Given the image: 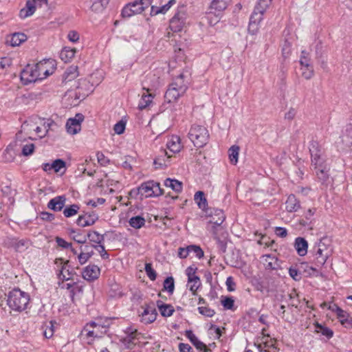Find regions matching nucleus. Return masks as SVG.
<instances>
[{"label": "nucleus", "mask_w": 352, "mask_h": 352, "mask_svg": "<svg viewBox=\"0 0 352 352\" xmlns=\"http://www.w3.org/2000/svg\"><path fill=\"white\" fill-rule=\"evenodd\" d=\"M40 217L42 220L46 221H52L55 219V216L54 214L50 213L48 212H42L40 214Z\"/></svg>", "instance_id": "58"}, {"label": "nucleus", "mask_w": 352, "mask_h": 352, "mask_svg": "<svg viewBox=\"0 0 352 352\" xmlns=\"http://www.w3.org/2000/svg\"><path fill=\"white\" fill-rule=\"evenodd\" d=\"M110 0H93L91 9L95 12H102L106 9Z\"/></svg>", "instance_id": "32"}, {"label": "nucleus", "mask_w": 352, "mask_h": 352, "mask_svg": "<svg viewBox=\"0 0 352 352\" xmlns=\"http://www.w3.org/2000/svg\"><path fill=\"white\" fill-rule=\"evenodd\" d=\"M164 289L169 294H173L175 289L174 278L172 276L168 277L164 281Z\"/></svg>", "instance_id": "44"}, {"label": "nucleus", "mask_w": 352, "mask_h": 352, "mask_svg": "<svg viewBox=\"0 0 352 352\" xmlns=\"http://www.w3.org/2000/svg\"><path fill=\"white\" fill-rule=\"evenodd\" d=\"M161 78L155 73H150L146 76L145 83L149 84L152 88H156L161 84Z\"/></svg>", "instance_id": "33"}, {"label": "nucleus", "mask_w": 352, "mask_h": 352, "mask_svg": "<svg viewBox=\"0 0 352 352\" xmlns=\"http://www.w3.org/2000/svg\"><path fill=\"white\" fill-rule=\"evenodd\" d=\"M272 0H259L255 8H256L257 10H260L262 11L263 12H265V10L270 6Z\"/></svg>", "instance_id": "48"}, {"label": "nucleus", "mask_w": 352, "mask_h": 352, "mask_svg": "<svg viewBox=\"0 0 352 352\" xmlns=\"http://www.w3.org/2000/svg\"><path fill=\"white\" fill-rule=\"evenodd\" d=\"M126 124L123 121H120L114 125L113 130L116 133L120 135L124 133Z\"/></svg>", "instance_id": "55"}, {"label": "nucleus", "mask_w": 352, "mask_h": 352, "mask_svg": "<svg viewBox=\"0 0 352 352\" xmlns=\"http://www.w3.org/2000/svg\"><path fill=\"white\" fill-rule=\"evenodd\" d=\"M138 194L145 197L160 196L163 194V190L157 182L148 181L142 184L138 188Z\"/></svg>", "instance_id": "8"}, {"label": "nucleus", "mask_w": 352, "mask_h": 352, "mask_svg": "<svg viewBox=\"0 0 352 352\" xmlns=\"http://www.w3.org/2000/svg\"><path fill=\"white\" fill-rule=\"evenodd\" d=\"M329 309L336 311L337 316L342 325L347 328L352 327V320L346 311L342 310L336 305H333V306L330 305Z\"/></svg>", "instance_id": "13"}, {"label": "nucleus", "mask_w": 352, "mask_h": 352, "mask_svg": "<svg viewBox=\"0 0 352 352\" xmlns=\"http://www.w3.org/2000/svg\"><path fill=\"white\" fill-rule=\"evenodd\" d=\"M330 245V240L327 237H324L314 248L317 262L321 265H324L333 253V250Z\"/></svg>", "instance_id": "5"}, {"label": "nucleus", "mask_w": 352, "mask_h": 352, "mask_svg": "<svg viewBox=\"0 0 352 352\" xmlns=\"http://www.w3.org/2000/svg\"><path fill=\"white\" fill-rule=\"evenodd\" d=\"M225 220V215L222 210L214 209V214L211 215L210 223L216 226H220Z\"/></svg>", "instance_id": "31"}, {"label": "nucleus", "mask_w": 352, "mask_h": 352, "mask_svg": "<svg viewBox=\"0 0 352 352\" xmlns=\"http://www.w3.org/2000/svg\"><path fill=\"white\" fill-rule=\"evenodd\" d=\"M34 127H35V122L31 120L24 122L21 126L22 130L29 135H33Z\"/></svg>", "instance_id": "47"}, {"label": "nucleus", "mask_w": 352, "mask_h": 352, "mask_svg": "<svg viewBox=\"0 0 352 352\" xmlns=\"http://www.w3.org/2000/svg\"><path fill=\"white\" fill-rule=\"evenodd\" d=\"M153 96L151 94H144L140 99L138 107L140 109H143L146 108L152 102Z\"/></svg>", "instance_id": "42"}, {"label": "nucleus", "mask_w": 352, "mask_h": 352, "mask_svg": "<svg viewBox=\"0 0 352 352\" xmlns=\"http://www.w3.org/2000/svg\"><path fill=\"white\" fill-rule=\"evenodd\" d=\"M230 0H213L211 3V8L217 11L224 10Z\"/></svg>", "instance_id": "36"}, {"label": "nucleus", "mask_w": 352, "mask_h": 352, "mask_svg": "<svg viewBox=\"0 0 352 352\" xmlns=\"http://www.w3.org/2000/svg\"><path fill=\"white\" fill-rule=\"evenodd\" d=\"M65 202V196H56L50 200V201L47 204V208L55 212H58L62 210V209L64 208Z\"/></svg>", "instance_id": "17"}, {"label": "nucleus", "mask_w": 352, "mask_h": 352, "mask_svg": "<svg viewBox=\"0 0 352 352\" xmlns=\"http://www.w3.org/2000/svg\"><path fill=\"white\" fill-rule=\"evenodd\" d=\"M342 141L346 148L352 150V129L347 131V133L342 136Z\"/></svg>", "instance_id": "45"}, {"label": "nucleus", "mask_w": 352, "mask_h": 352, "mask_svg": "<svg viewBox=\"0 0 352 352\" xmlns=\"http://www.w3.org/2000/svg\"><path fill=\"white\" fill-rule=\"evenodd\" d=\"M84 120V116L77 113L74 118H69L66 123V129L68 133L76 135L81 130V123Z\"/></svg>", "instance_id": "9"}, {"label": "nucleus", "mask_w": 352, "mask_h": 352, "mask_svg": "<svg viewBox=\"0 0 352 352\" xmlns=\"http://www.w3.org/2000/svg\"><path fill=\"white\" fill-rule=\"evenodd\" d=\"M36 10V7L34 3L31 1H28L25 7L22 8L19 12V16L21 19H25L32 16Z\"/></svg>", "instance_id": "27"}, {"label": "nucleus", "mask_w": 352, "mask_h": 352, "mask_svg": "<svg viewBox=\"0 0 352 352\" xmlns=\"http://www.w3.org/2000/svg\"><path fill=\"white\" fill-rule=\"evenodd\" d=\"M30 302V296L19 289H14L8 294L7 305L13 311H24Z\"/></svg>", "instance_id": "2"}, {"label": "nucleus", "mask_w": 352, "mask_h": 352, "mask_svg": "<svg viewBox=\"0 0 352 352\" xmlns=\"http://www.w3.org/2000/svg\"><path fill=\"white\" fill-rule=\"evenodd\" d=\"M82 274L84 279L91 282L99 278L100 274V270L96 265H89L85 267Z\"/></svg>", "instance_id": "15"}, {"label": "nucleus", "mask_w": 352, "mask_h": 352, "mask_svg": "<svg viewBox=\"0 0 352 352\" xmlns=\"http://www.w3.org/2000/svg\"><path fill=\"white\" fill-rule=\"evenodd\" d=\"M194 199L200 208L204 209L207 205V201L205 198L204 193L202 191L197 192L195 194Z\"/></svg>", "instance_id": "39"}, {"label": "nucleus", "mask_w": 352, "mask_h": 352, "mask_svg": "<svg viewBox=\"0 0 352 352\" xmlns=\"http://www.w3.org/2000/svg\"><path fill=\"white\" fill-rule=\"evenodd\" d=\"M299 64L300 75L306 80L311 79L314 75V69L310 54L306 50H302Z\"/></svg>", "instance_id": "6"}, {"label": "nucleus", "mask_w": 352, "mask_h": 352, "mask_svg": "<svg viewBox=\"0 0 352 352\" xmlns=\"http://www.w3.org/2000/svg\"><path fill=\"white\" fill-rule=\"evenodd\" d=\"M234 300L231 297H226L221 300V304L226 309H232L234 307Z\"/></svg>", "instance_id": "54"}, {"label": "nucleus", "mask_w": 352, "mask_h": 352, "mask_svg": "<svg viewBox=\"0 0 352 352\" xmlns=\"http://www.w3.org/2000/svg\"><path fill=\"white\" fill-rule=\"evenodd\" d=\"M8 248H12L15 251L23 252L29 247V241L27 239H19L14 237H8L5 241Z\"/></svg>", "instance_id": "10"}, {"label": "nucleus", "mask_w": 352, "mask_h": 352, "mask_svg": "<svg viewBox=\"0 0 352 352\" xmlns=\"http://www.w3.org/2000/svg\"><path fill=\"white\" fill-rule=\"evenodd\" d=\"M27 36L23 33H14L7 38V43L12 47L20 45L22 43L25 41Z\"/></svg>", "instance_id": "21"}, {"label": "nucleus", "mask_w": 352, "mask_h": 352, "mask_svg": "<svg viewBox=\"0 0 352 352\" xmlns=\"http://www.w3.org/2000/svg\"><path fill=\"white\" fill-rule=\"evenodd\" d=\"M239 147L236 145L232 146L229 149V159L230 162L236 164L238 162Z\"/></svg>", "instance_id": "38"}, {"label": "nucleus", "mask_w": 352, "mask_h": 352, "mask_svg": "<svg viewBox=\"0 0 352 352\" xmlns=\"http://www.w3.org/2000/svg\"><path fill=\"white\" fill-rule=\"evenodd\" d=\"M294 245L298 254L300 256H302L307 254L308 243L305 239L302 237L296 238Z\"/></svg>", "instance_id": "24"}, {"label": "nucleus", "mask_w": 352, "mask_h": 352, "mask_svg": "<svg viewBox=\"0 0 352 352\" xmlns=\"http://www.w3.org/2000/svg\"><path fill=\"white\" fill-rule=\"evenodd\" d=\"M289 274L290 276L295 280H298L301 278V275L299 272L295 268H289Z\"/></svg>", "instance_id": "62"}, {"label": "nucleus", "mask_w": 352, "mask_h": 352, "mask_svg": "<svg viewBox=\"0 0 352 352\" xmlns=\"http://www.w3.org/2000/svg\"><path fill=\"white\" fill-rule=\"evenodd\" d=\"M94 248L99 252L103 259L109 258V254L105 250L104 246L102 244L94 245Z\"/></svg>", "instance_id": "52"}, {"label": "nucleus", "mask_w": 352, "mask_h": 352, "mask_svg": "<svg viewBox=\"0 0 352 352\" xmlns=\"http://www.w3.org/2000/svg\"><path fill=\"white\" fill-rule=\"evenodd\" d=\"M67 38L72 43H76L79 40V34L76 31H69L67 34Z\"/></svg>", "instance_id": "61"}, {"label": "nucleus", "mask_w": 352, "mask_h": 352, "mask_svg": "<svg viewBox=\"0 0 352 352\" xmlns=\"http://www.w3.org/2000/svg\"><path fill=\"white\" fill-rule=\"evenodd\" d=\"M98 219V216L95 212L85 213L80 215L76 220V223L80 227H87L92 226Z\"/></svg>", "instance_id": "16"}, {"label": "nucleus", "mask_w": 352, "mask_h": 352, "mask_svg": "<svg viewBox=\"0 0 352 352\" xmlns=\"http://www.w3.org/2000/svg\"><path fill=\"white\" fill-rule=\"evenodd\" d=\"M157 306L164 317H169L173 315L175 311L174 307L170 304H165L161 300L157 301Z\"/></svg>", "instance_id": "25"}, {"label": "nucleus", "mask_w": 352, "mask_h": 352, "mask_svg": "<svg viewBox=\"0 0 352 352\" xmlns=\"http://www.w3.org/2000/svg\"><path fill=\"white\" fill-rule=\"evenodd\" d=\"M164 184L166 187L171 188L176 192H180L182 190V182L175 179L167 178L165 179Z\"/></svg>", "instance_id": "29"}, {"label": "nucleus", "mask_w": 352, "mask_h": 352, "mask_svg": "<svg viewBox=\"0 0 352 352\" xmlns=\"http://www.w3.org/2000/svg\"><path fill=\"white\" fill-rule=\"evenodd\" d=\"M190 253V245L186 248H179L178 250V256L182 258H186Z\"/></svg>", "instance_id": "56"}, {"label": "nucleus", "mask_w": 352, "mask_h": 352, "mask_svg": "<svg viewBox=\"0 0 352 352\" xmlns=\"http://www.w3.org/2000/svg\"><path fill=\"white\" fill-rule=\"evenodd\" d=\"M49 127V124H47L43 120H40V125L35 122V127H34L33 131L39 138H43L47 135Z\"/></svg>", "instance_id": "26"}, {"label": "nucleus", "mask_w": 352, "mask_h": 352, "mask_svg": "<svg viewBox=\"0 0 352 352\" xmlns=\"http://www.w3.org/2000/svg\"><path fill=\"white\" fill-rule=\"evenodd\" d=\"M190 81V72L189 69H183L178 75L173 78L170 86L175 87L181 93H186Z\"/></svg>", "instance_id": "7"}, {"label": "nucleus", "mask_w": 352, "mask_h": 352, "mask_svg": "<svg viewBox=\"0 0 352 352\" xmlns=\"http://www.w3.org/2000/svg\"><path fill=\"white\" fill-rule=\"evenodd\" d=\"M55 60L44 59L34 65H28L21 73V79L25 84L46 78L55 71Z\"/></svg>", "instance_id": "1"}, {"label": "nucleus", "mask_w": 352, "mask_h": 352, "mask_svg": "<svg viewBox=\"0 0 352 352\" xmlns=\"http://www.w3.org/2000/svg\"><path fill=\"white\" fill-rule=\"evenodd\" d=\"M34 151V144H28L23 146L22 153L25 156L30 155L33 153Z\"/></svg>", "instance_id": "51"}, {"label": "nucleus", "mask_w": 352, "mask_h": 352, "mask_svg": "<svg viewBox=\"0 0 352 352\" xmlns=\"http://www.w3.org/2000/svg\"><path fill=\"white\" fill-rule=\"evenodd\" d=\"M317 327L320 329L321 333L327 337L328 338H331L333 336V333L332 330H331L330 329L327 327H324L319 324H318Z\"/></svg>", "instance_id": "59"}, {"label": "nucleus", "mask_w": 352, "mask_h": 352, "mask_svg": "<svg viewBox=\"0 0 352 352\" xmlns=\"http://www.w3.org/2000/svg\"><path fill=\"white\" fill-rule=\"evenodd\" d=\"M73 237V239L76 241L78 243H84L86 241V239L85 236H82L79 233H76L74 230H72L71 232Z\"/></svg>", "instance_id": "60"}, {"label": "nucleus", "mask_w": 352, "mask_h": 352, "mask_svg": "<svg viewBox=\"0 0 352 352\" xmlns=\"http://www.w3.org/2000/svg\"><path fill=\"white\" fill-rule=\"evenodd\" d=\"M126 333L127 336L124 338L125 342L128 343L135 344L134 341L136 339L138 335L137 330L129 328L127 329Z\"/></svg>", "instance_id": "46"}, {"label": "nucleus", "mask_w": 352, "mask_h": 352, "mask_svg": "<svg viewBox=\"0 0 352 352\" xmlns=\"http://www.w3.org/2000/svg\"><path fill=\"white\" fill-rule=\"evenodd\" d=\"M94 254L92 250H89V246L86 245L83 248H80V253L78 255V260L80 265L85 264Z\"/></svg>", "instance_id": "30"}, {"label": "nucleus", "mask_w": 352, "mask_h": 352, "mask_svg": "<svg viewBox=\"0 0 352 352\" xmlns=\"http://www.w3.org/2000/svg\"><path fill=\"white\" fill-rule=\"evenodd\" d=\"M265 12L262 11L257 10L256 8H254V12H252L248 26V32L251 34H255L257 33L258 30V25L260 22L263 20V16Z\"/></svg>", "instance_id": "12"}, {"label": "nucleus", "mask_w": 352, "mask_h": 352, "mask_svg": "<svg viewBox=\"0 0 352 352\" xmlns=\"http://www.w3.org/2000/svg\"><path fill=\"white\" fill-rule=\"evenodd\" d=\"M198 310L199 314L204 315L207 317H212L214 315L215 312L213 309L208 307H199Z\"/></svg>", "instance_id": "50"}, {"label": "nucleus", "mask_w": 352, "mask_h": 352, "mask_svg": "<svg viewBox=\"0 0 352 352\" xmlns=\"http://www.w3.org/2000/svg\"><path fill=\"white\" fill-rule=\"evenodd\" d=\"M200 285L201 282L199 277H195L188 280L187 286L189 287V289L192 292L194 295L195 294Z\"/></svg>", "instance_id": "41"}, {"label": "nucleus", "mask_w": 352, "mask_h": 352, "mask_svg": "<svg viewBox=\"0 0 352 352\" xmlns=\"http://www.w3.org/2000/svg\"><path fill=\"white\" fill-rule=\"evenodd\" d=\"M144 11V7L135 1L132 3L126 4L122 10V16L124 18H129L135 14H140Z\"/></svg>", "instance_id": "11"}, {"label": "nucleus", "mask_w": 352, "mask_h": 352, "mask_svg": "<svg viewBox=\"0 0 352 352\" xmlns=\"http://www.w3.org/2000/svg\"><path fill=\"white\" fill-rule=\"evenodd\" d=\"M144 224L145 219L140 216L133 217L129 220V225L135 229L142 228Z\"/></svg>", "instance_id": "37"}, {"label": "nucleus", "mask_w": 352, "mask_h": 352, "mask_svg": "<svg viewBox=\"0 0 352 352\" xmlns=\"http://www.w3.org/2000/svg\"><path fill=\"white\" fill-rule=\"evenodd\" d=\"M56 242L59 247L65 249L72 248V243L67 242L65 239L60 237L56 238Z\"/></svg>", "instance_id": "57"}, {"label": "nucleus", "mask_w": 352, "mask_h": 352, "mask_svg": "<svg viewBox=\"0 0 352 352\" xmlns=\"http://www.w3.org/2000/svg\"><path fill=\"white\" fill-rule=\"evenodd\" d=\"M186 336L190 340L192 344L200 351L208 352L209 349L206 345L200 341L192 331H186Z\"/></svg>", "instance_id": "18"}, {"label": "nucleus", "mask_w": 352, "mask_h": 352, "mask_svg": "<svg viewBox=\"0 0 352 352\" xmlns=\"http://www.w3.org/2000/svg\"><path fill=\"white\" fill-rule=\"evenodd\" d=\"M275 233L277 236L281 238H285L287 235V230L285 228L276 227L275 230Z\"/></svg>", "instance_id": "63"}, {"label": "nucleus", "mask_w": 352, "mask_h": 352, "mask_svg": "<svg viewBox=\"0 0 352 352\" xmlns=\"http://www.w3.org/2000/svg\"><path fill=\"white\" fill-rule=\"evenodd\" d=\"M140 314L141 321L145 324H150L154 322L157 317V311L154 306L146 305Z\"/></svg>", "instance_id": "14"}, {"label": "nucleus", "mask_w": 352, "mask_h": 352, "mask_svg": "<svg viewBox=\"0 0 352 352\" xmlns=\"http://www.w3.org/2000/svg\"><path fill=\"white\" fill-rule=\"evenodd\" d=\"M190 252L193 253L196 257L201 258L204 256V252L199 246L190 245Z\"/></svg>", "instance_id": "53"}, {"label": "nucleus", "mask_w": 352, "mask_h": 352, "mask_svg": "<svg viewBox=\"0 0 352 352\" xmlns=\"http://www.w3.org/2000/svg\"><path fill=\"white\" fill-rule=\"evenodd\" d=\"M166 146L168 150L173 153L179 152L182 148L180 138L177 135L172 136L167 142Z\"/></svg>", "instance_id": "23"}, {"label": "nucleus", "mask_w": 352, "mask_h": 352, "mask_svg": "<svg viewBox=\"0 0 352 352\" xmlns=\"http://www.w3.org/2000/svg\"><path fill=\"white\" fill-rule=\"evenodd\" d=\"M184 25L183 18L179 13H177L170 21V29L174 32H180Z\"/></svg>", "instance_id": "19"}, {"label": "nucleus", "mask_w": 352, "mask_h": 352, "mask_svg": "<svg viewBox=\"0 0 352 352\" xmlns=\"http://www.w3.org/2000/svg\"><path fill=\"white\" fill-rule=\"evenodd\" d=\"M311 155L312 165L316 169L318 179L324 183L329 179L328 169L324 164V159L321 157V151L318 149L316 143H313L309 148Z\"/></svg>", "instance_id": "3"}, {"label": "nucleus", "mask_w": 352, "mask_h": 352, "mask_svg": "<svg viewBox=\"0 0 352 352\" xmlns=\"http://www.w3.org/2000/svg\"><path fill=\"white\" fill-rule=\"evenodd\" d=\"M80 206L78 204H72L65 208L63 214L67 218L72 217L78 214Z\"/></svg>", "instance_id": "35"}, {"label": "nucleus", "mask_w": 352, "mask_h": 352, "mask_svg": "<svg viewBox=\"0 0 352 352\" xmlns=\"http://www.w3.org/2000/svg\"><path fill=\"white\" fill-rule=\"evenodd\" d=\"M145 271H146V273L148 277L151 280H155L156 279V277H157L156 272L153 269L152 265H151V263H146L145 265Z\"/></svg>", "instance_id": "49"}, {"label": "nucleus", "mask_w": 352, "mask_h": 352, "mask_svg": "<svg viewBox=\"0 0 352 352\" xmlns=\"http://www.w3.org/2000/svg\"><path fill=\"white\" fill-rule=\"evenodd\" d=\"M300 207L299 201L294 195H290L285 202L286 210L289 212H296Z\"/></svg>", "instance_id": "22"}, {"label": "nucleus", "mask_w": 352, "mask_h": 352, "mask_svg": "<svg viewBox=\"0 0 352 352\" xmlns=\"http://www.w3.org/2000/svg\"><path fill=\"white\" fill-rule=\"evenodd\" d=\"M88 237L91 242L98 245L102 244L104 239V235L100 234L96 231L89 232L88 233Z\"/></svg>", "instance_id": "40"}, {"label": "nucleus", "mask_w": 352, "mask_h": 352, "mask_svg": "<svg viewBox=\"0 0 352 352\" xmlns=\"http://www.w3.org/2000/svg\"><path fill=\"white\" fill-rule=\"evenodd\" d=\"M51 167L54 173H58L63 169V173L65 170V162L63 160L57 159L51 163Z\"/></svg>", "instance_id": "43"}, {"label": "nucleus", "mask_w": 352, "mask_h": 352, "mask_svg": "<svg viewBox=\"0 0 352 352\" xmlns=\"http://www.w3.org/2000/svg\"><path fill=\"white\" fill-rule=\"evenodd\" d=\"M185 93H181L180 91L175 89V87L169 85L165 94V99L168 102L177 101L180 97L183 96Z\"/></svg>", "instance_id": "20"}, {"label": "nucleus", "mask_w": 352, "mask_h": 352, "mask_svg": "<svg viewBox=\"0 0 352 352\" xmlns=\"http://www.w3.org/2000/svg\"><path fill=\"white\" fill-rule=\"evenodd\" d=\"M76 52V48H72L70 47H65L60 53V58L64 62H69L74 57Z\"/></svg>", "instance_id": "28"}, {"label": "nucleus", "mask_w": 352, "mask_h": 352, "mask_svg": "<svg viewBox=\"0 0 352 352\" xmlns=\"http://www.w3.org/2000/svg\"><path fill=\"white\" fill-rule=\"evenodd\" d=\"M78 76V67L72 65L64 73L63 78L65 81H71Z\"/></svg>", "instance_id": "34"}, {"label": "nucleus", "mask_w": 352, "mask_h": 352, "mask_svg": "<svg viewBox=\"0 0 352 352\" xmlns=\"http://www.w3.org/2000/svg\"><path fill=\"white\" fill-rule=\"evenodd\" d=\"M180 352H193L192 347L188 344L180 343L179 344Z\"/></svg>", "instance_id": "64"}, {"label": "nucleus", "mask_w": 352, "mask_h": 352, "mask_svg": "<svg viewBox=\"0 0 352 352\" xmlns=\"http://www.w3.org/2000/svg\"><path fill=\"white\" fill-rule=\"evenodd\" d=\"M188 138L196 147L205 146L209 138L208 131L203 126L192 124L188 132Z\"/></svg>", "instance_id": "4"}]
</instances>
